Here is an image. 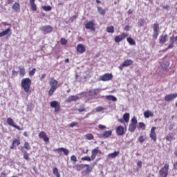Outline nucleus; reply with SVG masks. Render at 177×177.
Wrapping results in <instances>:
<instances>
[{
    "label": "nucleus",
    "mask_w": 177,
    "mask_h": 177,
    "mask_svg": "<svg viewBox=\"0 0 177 177\" xmlns=\"http://www.w3.org/2000/svg\"><path fill=\"white\" fill-rule=\"evenodd\" d=\"M21 86L26 93H28L31 88V80L29 77L22 79Z\"/></svg>",
    "instance_id": "f257e3e1"
},
{
    "label": "nucleus",
    "mask_w": 177,
    "mask_h": 177,
    "mask_svg": "<svg viewBox=\"0 0 177 177\" xmlns=\"http://www.w3.org/2000/svg\"><path fill=\"white\" fill-rule=\"evenodd\" d=\"M169 171V165L166 163L159 171V177H167Z\"/></svg>",
    "instance_id": "f03ea898"
},
{
    "label": "nucleus",
    "mask_w": 177,
    "mask_h": 177,
    "mask_svg": "<svg viewBox=\"0 0 177 177\" xmlns=\"http://www.w3.org/2000/svg\"><path fill=\"white\" fill-rule=\"evenodd\" d=\"M77 171H80V169H84V168H86V170L83 171V174H91L92 172V169H93V167H91V165L88 164H82L78 165Z\"/></svg>",
    "instance_id": "7ed1b4c3"
},
{
    "label": "nucleus",
    "mask_w": 177,
    "mask_h": 177,
    "mask_svg": "<svg viewBox=\"0 0 177 177\" xmlns=\"http://www.w3.org/2000/svg\"><path fill=\"white\" fill-rule=\"evenodd\" d=\"M50 107L55 109L54 110L55 113H59V111L62 110V107L60 106V102L57 101H52L50 103Z\"/></svg>",
    "instance_id": "20e7f679"
},
{
    "label": "nucleus",
    "mask_w": 177,
    "mask_h": 177,
    "mask_svg": "<svg viewBox=\"0 0 177 177\" xmlns=\"http://www.w3.org/2000/svg\"><path fill=\"white\" fill-rule=\"evenodd\" d=\"M7 124L10 125V127H13V128H15V129H17L18 131H23V128L17 126V124L15 123V121L13 120V119H12V118H7Z\"/></svg>",
    "instance_id": "39448f33"
},
{
    "label": "nucleus",
    "mask_w": 177,
    "mask_h": 177,
    "mask_svg": "<svg viewBox=\"0 0 177 177\" xmlns=\"http://www.w3.org/2000/svg\"><path fill=\"white\" fill-rule=\"evenodd\" d=\"M38 136L39 139H42L46 143H49V137H48L46 132L42 131L38 134Z\"/></svg>",
    "instance_id": "423d86ee"
},
{
    "label": "nucleus",
    "mask_w": 177,
    "mask_h": 177,
    "mask_svg": "<svg viewBox=\"0 0 177 177\" xmlns=\"http://www.w3.org/2000/svg\"><path fill=\"white\" fill-rule=\"evenodd\" d=\"M5 35H7V38H9V37L12 35V30L10 29V28H8L0 32V38H2V37H5Z\"/></svg>",
    "instance_id": "0eeeda50"
},
{
    "label": "nucleus",
    "mask_w": 177,
    "mask_h": 177,
    "mask_svg": "<svg viewBox=\"0 0 177 177\" xmlns=\"http://www.w3.org/2000/svg\"><path fill=\"white\" fill-rule=\"evenodd\" d=\"M85 28L86 30H91V31H95V23L93 21H90L85 24Z\"/></svg>",
    "instance_id": "6e6552de"
},
{
    "label": "nucleus",
    "mask_w": 177,
    "mask_h": 177,
    "mask_svg": "<svg viewBox=\"0 0 177 177\" xmlns=\"http://www.w3.org/2000/svg\"><path fill=\"white\" fill-rule=\"evenodd\" d=\"M176 97H177V93H171V94L167 95L165 97V102H171V100H174V99H176Z\"/></svg>",
    "instance_id": "1a4fd4ad"
},
{
    "label": "nucleus",
    "mask_w": 177,
    "mask_h": 177,
    "mask_svg": "<svg viewBox=\"0 0 177 177\" xmlns=\"http://www.w3.org/2000/svg\"><path fill=\"white\" fill-rule=\"evenodd\" d=\"M86 50V48L82 44H77L76 47V51L77 52V53H80L81 55H82V53H84Z\"/></svg>",
    "instance_id": "9d476101"
},
{
    "label": "nucleus",
    "mask_w": 177,
    "mask_h": 177,
    "mask_svg": "<svg viewBox=\"0 0 177 177\" xmlns=\"http://www.w3.org/2000/svg\"><path fill=\"white\" fill-rule=\"evenodd\" d=\"M110 80H111V73H106L99 78V81H110Z\"/></svg>",
    "instance_id": "9b49d317"
},
{
    "label": "nucleus",
    "mask_w": 177,
    "mask_h": 177,
    "mask_svg": "<svg viewBox=\"0 0 177 177\" xmlns=\"http://www.w3.org/2000/svg\"><path fill=\"white\" fill-rule=\"evenodd\" d=\"M133 61H132L131 59H126L124 61L122 64L119 66V68H120V70H122V67H128L133 64Z\"/></svg>",
    "instance_id": "f8f14e48"
},
{
    "label": "nucleus",
    "mask_w": 177,
    "mask_h": 177,
    "mask_svg": "<svg viewBox=\"0 0 177 177\" xmlns=\"http://www.w3.org/2000/svg\"><path fill=\"white\" fill-rule=\"evenodd\" d=\"M127 37H128V34L127 33H122V35H119V36H116L115 37V42H121V41H122V39H125V38H127Z\"/></svg>",
    "instance_id": "ddd939ff"
},
{
    "label": "nucleus",
    "mask_w": 177,
    "mask_h": 177,
    "mask_svg": "<svg viewBox=\"0 0 177 177\" xmlns=\"http://www.w3.org/2000/svg\"><path fill=\"white\" fill-rule=\"evenodd\" d=\"M150 138L156 142L157 140V134L156 133V127H153L151 129Z\"/></svg>",
    "instance_id": "4468645a"
},
{
    "label": "nucleus",
    "mask_w": 177,
    "mask_h": 177,
    "mask_svg": "<svg viewBox=\"0 0 177 177\" xmlns=\"http://www.w3.org/2000/svg\"><path fill=\"white\" fill-rule=\"evenodd\" d=\"M49 84L51 86V88H54L57 89L58 86L57 84H59V82L57 80H55V78L52 77L49 80Z\"/></svg>",
    "instance_id": "2eb2a0df"
},
{
    "label": "nucleus",
    "mask_w": 177,
    "mask_h": 177,
    "mask_svg": "<svg viewBox=\"0 0 177 177\" xmlns=\"http://www.w3.org/2000/svg\"><path fill=\"white\" fill-rule=\"evenodd\" d=\"M54 151H57V153H63L64 156H68V153H70L68 149L64 147L55 149H54Z\"/></svg>",
    "instance_id": "dca6fc26"
},
{
    "label": "nucleus",
    "mask_w": 177,
    "mask_h": 177,
    "mask_svg": "<svg viewBox=\"0 0 177 177\" xmlns=\"http://www.w3.org/2000/svg\"><path fill=\"white\" fill-rule=\"evenodd\" d=\"M41 30L42 31H44V32H46V34H49L52 32V31H53V28H52V26H44L41 27Z\"/></svg>",
    "instance_id": "f3484780"
},
{
    "label": "nucleus",
    "mask_w": 177,
    "mask_h": 177,
    "mask_svg": "<svg viewBox=\"0 0 177 177\" xmlns=\"http://www.w3.org/2000/svg\"><path fill=\"white\" fill-rule=\"evenodd\" d=\"M99 154V147H96L91 151V160L93 161L96 158V156Z\"/></svg>",
    "instance_id": "a211bd4d"
},
{
    "label": "nucleus",
    "mask_w": 177,
    "mask_h": 177,
    "mask_svg": "<svg viewBox=\"0 0 177 177\" xmlns=\"http://www.w3.org/2000/svg\"><path fill=\"white\" fill-rule=\"evenodd\" d=\"M20 139H14L12 145L10 147V149H11V150H13V149H15L16 146H20Z\"/></svg>",
    "instance_id": "6ab92c4d"
},
{
    "label": "nucleus",
    "mask_w": 177,
    "mask_h": 177,
    "mask_svg": "<svg viewBox=\"0 0 177 177\" xmlns=\"http://www.w3.org/2000/svg\"><path fill=\"white\" fill-rule=\"evenodd\" d=\"M77 100H78L77 95H71L68 97L66 102V103H71L72 102H77Z\"/></svg>",
    "instance_id": "aec40b11"
},
{
    "label": "nucleus",
    "mask_w": 177,
    "mask_h": 177,
    "mask_svg": "<svg viewBox=\"0 0 177 177\" xmlns=\"http://www.w3.org/2000/svg\"><path fill=\"white\" fill-rule=\"evenodd\" d=\"M20 150L24 153V160H26V161H28L30 160V154L27 153V151H24V147H21Z\"/></svg>",
    "instance_id": "412c9836"
},
{
    "label": "nucleus",
    "mask_w": 177,
    "mask_h": 177,
    "mask_svg": "<svg viewBox=\"0 0 177 177\" xmlns=\"http://www.w3.org/2000/svg\"><path fill=\"white\" fill-rule=\"evenodd\" d=\"M30 9L32 12H36L37 10V4H35V0H29Z\"/></svg>",
    "instance_id": "4be33fe9"
},
{
    "label": "nucleus",
    "mask_w": 177,
    "mask_h": 177,
    "mask_svg": "<svg viewBox=\"0 0 177 177\" xmlns=\"http://www.w3.org/2000/svg\"><path fill=\"white\" fill-rule=\"evenodd\" d=\"M116 133L118 136H122L124 135V127L119 126L116 129Z\"/></svg>",
    "instance_id": "5701e85b"
},
{
    "label": "nucleus",
    "mask_w": 177,
    "mask_h": 177,
    "mask_svg": "<svg viewBox=\"0 0 177 177\" xmlns=\"http://www.w3.org/2000/svg\"><path fill=\"white\" fill-rule=\"evenodd\" d=\"M167 39H168V35H162L160 36V38L159 39L160 44H165L167 42Z\"/></svg>",
    "instance_id": "b1692460"
},
{
    "label": "nucleus",
    "mask_w": 177,
    "mask_h": 177,
    "mask_svg": "<svg viewBox=\"0 0 177 177\" xmlns=\"http://www.w3.org/2000/svg\"><path fill=\"white\" fill-rule=\"evenodd\" d=\"M154 113L151 111H146L144 112V117L145 118H150V117H153Z\"/></svg>",
    "instance_id": "393cba45"
},
{
    "label": "nucleus",
    "mask_w": 177,
    "mask_h": 177,
    "mask_svg": "<svg viewBox=\"0 0 177 177\" xmlns=\"http://www.w3.org/2000/svg\"><path fill=\"white\" fill-rule=\"evenodd\" d=\"M12 9L15 12H20V3L15 2L12 6Z\"/></svg>",
    "instance_id": "a878e982"
},
{
    "label": "nucleus",
    "mask_w": 177,
    "mask_h": 177,
    "mask_svg": "<svg viewBox=\"0 0 177 177\" xmlns=\"http://www.w3.org/2000/svg\"><path fill=\"white\" fill-rule=\"evenodd\" d=\"M111 135V131H104L102 134L100 135V138H103L104 139H107L109 136Z\"/></svg>",
    "instance_id": "bb28decb"
},
{
    "label": "nucleus",
    "mask_w": 177,
    "mask_h": 177,
    "mask_svg": "<svg viewBox=\"0 0 177 177\" xmlns=\"http://www.w3.org/2000/svg\"><path fill=\"white\" fill-rule=\"evenodd\" d=\"M19 70L20 77H24L26 75V69L24 67L22 68L21 66H19Z\"/></svg>",
    "instance_id": "cd10ccee"
},
{
    "label": "nucleus",
    "mask_w": 177,
    "mask_h": 177,
    "mask_svg": "<svg viewBox=\"0 0 177 177\" xmlns=\"http://www.w3.org/2000/svg\"><path fill=\"white\" fill-rule=\"evenodd\" d=\"M53 175L56 177H60V173H59V169L57 167H54L53 169Z\"/></svg>",
    "instance_id": "c85d7f7f"
},
{
    "label": "nucleus",
    "mask_w": 177,
    "mask_h": 177,
    "mask_svg": "<svg viewBox=\"0 0 177 177\" xmlns=\"http://www.w3.org/2000/svg\"><path fill=\"white\" fill-rule=\"evenodd\" d=\"M136 129V124H132L131 123L129 126V131L130 132H135V130Z\"/></svg>",
    "instance_id": "c756f323"
},
{
    "label": "nucleus",
    "mask_w": 177,
    "mask_h": 177,
    "mask_svg": "<svg viewBox=\"0 0 177 177\" xmlns=\"http://www.w3.org/2000/svg\"><path fill=\"white\" fill-rule=\"evenodd\" d=\"M123 120L125 122H129V113H126L123 115Z\"/></svg>",
    "instance_id": "7c9ffc66"
},
{
    "label": "nucleus",
    "mask_w": 177,
    "mask_h": 177,
    "mask_svg": "<svg viewBox=\"0 0 177 177\" xmlns=\"http://www.w3.org/2000/svg\"><path fill=\"white\" fill-rule=\"evenodd\" d=\"M97 12L102 16L106 15V10L103 9L102 7H97Z\"/></svg>",
    "instance_id": "2f4dec72"
},
{
    "label": "nucleus",
    "mask_w": 177,
    "mask_h": 177,
    "mask_svg": "<svg viewBox=\"0 0 177 177\" xmlns=\"http://www.w3.org/2000/svg\"><path fill=\"white\" fill-rule=\"evenodd\" d=\"M26 150H31V145H30V143L28 142H25L24 144V149Z\"/></svg>",
    "instance_id": "473e14b6"
},
{
    "label": "nucleus",
    "mask_w": 177,
    "mask_h": 177,
    "mask_svg": "<svg viewBox=\"0 0 177 177\" xmlns=\"http://www.w3.org/2000/svg\"><path fill=\"white\" fill-rule=\"evenodd\" d=\"M127 42H129V45H136V41H135L131 37L127 38Z\"/></svg>",
    "instance_id": "72a5a7b5"
},
{
    "label": "nucleus",
    "mask_w": 177,
    "mask_h": 177,
    "mask_svg": "<svg viewBox=\"0 0 177 177\" xmlns=\"http://www.w3.org/2000/svg\"><path fill=\"white\" fill-rule=\"evenodd\" d=\"M91 95H97L99 93V88H93L89 91Z\"/></svg>",
    "instance_id": "f704fd0d"
},
{
    "label": "nucleus",
    "mask_w": 177,
    "mask_h": 177,
    "mask_svg": "<svg viewBox=\"0 0 177 177\" xmlns=\"http://www.w3.org/2000/svg\"><path fill=\"white\" fill-rule=\"evenodd\" d=\"M85 138L87 139V140H93L94 136L92 133H88L85 135Z\"/></svg>",
    "instance_id": "c9c22d12"
},
{
    "label": "nucleus",
    "mask_w": 177,
    "mask_h": 177,
    "mask_svg": "<svg viewBox=\"0 0 177 177\" xmlns=\"http://www.w3.org/2000/svg\"><path fill=\"white\" fill-rule=\"evenodd\" d=\"M57 88H55L53 87H50V90L48 91V96H52L53 93L56 91Z\"/></svg>",
    "instance_id": "e433bc0d"
},
{
    "label": "nucleus",
    "mask_w": 177,
    "mask_h": 177,
    "mask_svg": "<svg viewBox=\"0 0 177 177\" xmlns=\"http://www.w3.org/2000/svg\"><path fill=\"white\" fill-rule=\"evenodd\" d=\"M160 31V25L158 24H153V32H158Z\"/></svg>",
    "instance_id": "4c0bfd02"
},
{
    "label": "nucleus",
    "mask_w": 177,
    "mask_h": 177,
    "mask_svg": "<svg viewBox=\"0 0 177 177\" xmlns=\"http://www.w3.org/2000/svg\"><path fill=\"white\" fill-rule=\"evenodd\" d=\"M43 10H45V12H49L50 10H52V7H50V6H44L42 7Z\"/></svg>",
    "instance_id": "58836bf2"
},
{
    "label": "nucleus",
    "mask_w": 177,
    "mask_h": 177,
    "mask_svg": "<svg viewBox=\"0 0 177 177\" xmlns=\"http://www.w3.org/2000/svg\"><path fill=\"white\" fill-rule=\"evenodd\" d=\"M82 161H92V158L89 156H84L81 158Z\"/></svg>",
    "instance_id": "ea45409f"
},
{
    "label": "nucleus",
    "mask_w": 177,
    "mask_h": 177,
    "mask_svg": "<svg viewBox=\"0 0 177 177\" xmlns=\"http://www.w3.org/2000/svg\"><path fill=\"white\" fill-rule=\"evenodd\" d=\"M35 71H37V69L33 68L31 71H29V76L32 77L35 74Z\"/></svg>",
    "instance_id": "a19ab883"
},
{
    "label": "nucleus",
    "mask_w": 177,
    "mask_h": 177,
    "mask_svg": "<svg viewBox=\"0 0 177 177\" xmlns=\"http://www.w3.org/2000/svg\"><path fill=\"white\" fill-rule=\"evenodd\" d=\"M138 125H139V128L142 129L143 131L146 129V124H145V123L139 122Z\"/></svg>",
    "instance_id": "79ce46f5"
},
{
    "label": "nucleus",
    "mask_w": 177,
    "mask_h": 177,
    "mask_svg": "<svg viewBox=\"0 0 177 177\" xmlns=\"http://www.w3.org/2000/svg\"><path fill=\"white\" fill-rule=\"evenodd\" d=\"M120 154V151H115L111 153V158H114L115 157H118V156Z\"/></svg>",
    "instance_id": "37998d69"
},
{
    "label": "nucleus",
    "mask_w": 177,
    "mask_h": 177,
    "mask_svg": "<svg viewBox=\"0 0 177 177\" xmlns=\"http://www.w3.org/2000/svg\"><path fill=\"white\" fill-rule=\"evenodd\" d=\"M132 124L136 125L138 124V120L136 119V117H133L131 119V123Z\"/></svg>",
    "instance_id": "c03bdc74"
},
{
    "label": "nucleus",
    "mask_w": 177,
    "mask_h": 177,
    "mask_svg": "<svg viewBox=\"0 0 177 177\" xmlns=\"http://www.w3.org/2000/svg\"><path fill=\"white\" fill-rule=\"evenodd\" d=\"M78 126V122H73L72 123L70 124L69 127L71 128H74V127H77Z\"/></svg>",
    "instance_id": "a18cd8bd"
},
{
    "label": "nucleus",
    "mask_w": 177,
    "mask_h": 177,
    "mask_svg": "<svg viewBox=\"0 0 177 177\" xmlns=\"http://www.w3.org/2000/svg\"><path fill=\"white\" fill-rule=\"evenodd\" d=\"M71 161L75 162L77 161V156H75V155H72L71 156Z\"/></svg>",
    "instance_id": "49530a36"
},
{
    "label": "nucleus",
    "mask_w": 177,
    "mask_h": 177,
    "mask_svg": "<svg viewBox=\"0 0 177 177\" xmlns=\"http://www.w3.org/2000/svg\"><path fill=\"white\" fill-rule=\"evenodd\" d=\"M61 44L62 45H67V39H61Z\"/></svg>",
    "instance_id": "de8ad7c7"
},
{
    "label": "nucleus",
    "mask_w": 177,
    "mask_h": 177,
    "mask_svg": "<svg viewBox=\"0 0 177 177\" xmlns=\"http://www.w3.org/2000/svg\"><path fill=\"white\" fill-rule=\"evenodd\" d=\"M77 110L80 113H82V111H85V106H84V105H82L80 108H79Z\"/></svg>",
    "instance_id": "09e8293b"
},
{
    "label": "nucleus",
    "mask_w": 177,
    "mask_h": 177,
    "mask_svg": "<svg viewBox=\"0 0 177 177\" xmlns=\"http://www.w3.org/2000/svg\"><path fill=\"white\" fill-rule=\"evenodd\" d=\"M18 74H19V72H17V71H15V70H13V71H12V77H17Z\"/></svg>",
    "instance_id": "8fccbe9b"
},
{
    "label": "nucleus",
    "mask_w": 177,
    "mask_h": 177,
    "mask_svg": "<svg viewBox=\"0 0 177 177\" xmlns=\"http://www.w3.org/2000/svg\"><path fill=\"white\" fill-rule=\"evenodd\" d=\"M96 111H97V113H99L100 111H103V107L102 106H97L96 108Z\"/></svg>",
    "instance_id": "3c124183"
},
{
    "label": "nucleus",
    "mask_w": 177,
    "mask_h": 177,
    "mask_svg": "<svg viewBox=\"0 0 177 177\" xmlns=\"http://www.w3.org/2000/svg\"><path fill=\"white\" fill-rule=\"evenodd\" d=\"M158 37V32H153V38H155V39H157Z\"/></svg>",
    "instance_id": "603ef678"
},
{
    "label": "nucleus",
    "mask_w": 177,
    "mask_h": 177,
    "mask_svg": "<svg viewBox=\"0 0 177 177\" xmlns=\"http://www.w3.org/2000/svg\"><path fill=\"white\" fill-rule=\"evenodd\" d=\"M98 128H99V129H101L102 131H103V129H106V126H104L103 124H99Z\"/></svg>",
    "instance_id": "864d4df0"
},
{
    "label": "nucleus",
    "mask_w": 177,
    "mask_h": 177,
    "mask_svg": "<svg viewBox=\"0 0 177 177\" xmlns=\"http://www.w3.org/2000/svg\"><path fill=\"white\" fill-rule=\"evenodd\" d=\"M140 143H143V141L145 140V137L143 136H141L138 139Z\"/></svg>",
    "instance_id": "5fc2aeb1"
},
{
    "label": "nucleus",
    "mask_w": 177,
    "mask_h": 177,
    "mask_svg": "<svg viewBox=\"0 0 177 177\" xmlns=\"http://www.w3.org/2000/svg\"><path fill=\"white\" fill-rule=\"evenodd\" d=\"M171 48H174V41H171V43L168 46L167 49H171Z\"/></svg>",
    "instance_id": "6e6d98bb"
},
{
    "label": "nucleus",
    "mask_w": 177,
    "mask_h": 177,
    "mask_svg": "<svg viewBox=\"0 0 177 177\" xmlns=\"http://www.w3.org/2000/svg\"><path fill=\"white\" fill-rule=\"evenodd\" d=\"M166 139H167V140H168L169 142H171V141L172 140V136H167L166 137Z\"/></svg>",
    "instance_id": "4d7b16f0"
},
{
    "label": "nucleus",
    "mask_w": 177,
    "mask_h": 177,
    "mask_svg": "<svg viewBox=\"0 0 177 177\" xmlns=\"http://www.w3.org/2000/svg\"><path fill=\"white\" fill-rule=\"evenodd\" d=\"M111 101L117 102V97H115L114 95H111Z\"/></svg>",
    "instance_id": "13d9d810"
},
{
    "label": "nucleus",
    "mask_w": 177,
    "mask_h": 177,
    "mask_svg": "<svg viewBox=\"0 0 177 177\" xmlns=\"http://www.w3.org/2000/svg\"><path fill=\"white\" fill-rule=\"evenodd\" d=\"M45 77H46V74H43L41 77H40V81H43L44 79L45 78Z\"/></svg>",
    "instance_id": "bf43d9fd"
},
{
    "label": "nucleus",
    "mask_w": 177,
    "mask_h": 177,
    "mask_svg": "<svg viewBox=\"0 0 177 177\" xmlns=\"http://www.w3.org/2000/svg\"><path fill=\"white\" fill-rule=\"evenodd\" d=\"M162 8H163V9H167V10H168V9H169V6H168V5L163 6H162Z\"/></svg>",
    "instance_id": "052dcab7"
},
{
    "label": "nucleus",
    "mask_w": 177,
    "mask_h": 177,
    "mask_svg": "<svg viewBox=\"0 0 177 177\" xmlns=\"http://www.w3.org/2000/svg\"><path fill=\"white\" fill-rule=\"evenodd\" d=\"M169 131H172V129H174V124H170L169 127Z\"/></svg>",
    "instance_id": "680f3d73"
},
{
    "label": "nucleus",
    "mask_w": 177,
    "mask_h": 177,
    "mask_svg": "<svg viewBox=\"0 0 177 177\" xmlns=\"http://www.w3.org/2000/svg\"><path fill=\"white\" fill-rule=\"evenodd\" d=\"M88 151H89V149H86V151L83 150L82 153H83V154H88Z\"/></svg>",
    "instance_id": "e2e57ef3"
},
{
    "label": "nucleus",
    "mask_w": 177,
    "mask_h": 177,
    "mask_svg": "<svg viewBox=\"0 0 177 177\" xmlns=\"http://www.w3.org/2000/svg\"><path fill=\"white\" fill-rule=\"evenodd\" d=\"M13 1H14V0H8L7 3H8V5H10V3H13Z\"/></svg>",
    "instance_id": "0e129e2a"
},
{
    "label": "nucleus",
    "mask_w": 177,
    "mask_h": 177,
    "mask_svg": "<svg viewBox=\"0 0 177 177\" xmlns=\"http://www.w3.org/2000/svg\"><path fill=\"white\" fill-rule=\"evenodd\" d=\"M24 136H26V138H28V133H27V131L24 132Z\"/></svg>",
    "instance_id": "69168bd1"
},
{
    "label": "nucleus",
    "mask_w": 177,
    "mask_h": 177,
    "mask_svg": "<svg viewBox=\"0 0 177 177\" xmlns=\"http://www.w3.org/2000/svg\"><path fill=\"white\" fill-rule=\"evenodd\" d=\"M107 32H111V27H108L107 28Z\"/></svg>",
    "instance_id": "338daca9"
},
{
    "label": "nucleus",
    "mask_w": 177,
    "mask_h": 177,
    "mask_svg": "<svg viewBox=\"0 0 177 177\" xmlns=\"http://www.w3.org/2000/svg\"><path fill=\"white\" fill-rule=\"evenodd\" d=\"M174 169H177V162H176L174 165Z\"/></svg>",
    "instance_id": "774afa93"
}]
</instances>
